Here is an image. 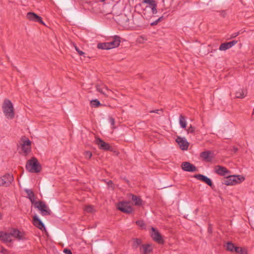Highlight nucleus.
Listing matches in <instances>:
<instances>
[{
    "mask_svg": "<svg viewBox=\"0 0 254 254\" xmlns=\"http://www.w3.org/2000/svg\"><path fill=\"white\" fill-rule=\"evenodd\" d=\"M150 113H155L160 115L163 113V111L162 110H152V111H150Z\"/></svg>",
    "mask_w": 254,
    "mask_h": 254,
    "instance_id": "ea45409f",
    "label": "nucleus"
},
{
    "mask_svg": "<svg viewBox=\"0 0 254 254\" xmlns=\"http://www.w3.org/2000/svg\"><path fill=\"white\" fill-rule=\"evenodd\" d=\"M0 240L3 243H10L12 241L11 235L9 233L0 232Z\"/></svg>",
    "mask_w": 254,
    "mask_h": 254,
    "instance_id": "aec40b11",
    "label": "nucleus"
},
{
    "mask_svg": "<svg viewBox=\"0 0 254 254\" xmlns=\"http://www.w3.org/2000/svg\"><path fill=\"white\" fill-rule=\"evenodd\" d=\"M245 178L241 175H227L222 181V184L227 186L235 185L244 181Z\"/></svg>",
    "mask_w": 254,
    "mask_h": 254,
    "instance_id": "7ed1b4c3",
    "label": "nucleus"
},
{
    "mask_svg": "<svg viewBox=\"0 0 254 254\" xmlns=\"http://www.w3.org/2000/svg\"><path fill=\"white\" fill-rule=\"evenodd\" d=\"M3 113L5 117L10 119L14 117V108L12 102L8 99H4L2 106Z\"/></svg>",
    "mask_w": 254,
    "mask_h": 254,
    "instance_id": "f257e3e1",
    "label": "nucleus"
},
{
    "mask_svg": "<svg viewBox=\"0 0 254 254\" xmlns=\"http://www.w3.org/2000/svg\"><path fill=\"white\" fill-rule=\"evenodd\" d=\"M96 143L100 149L110 150L111 148L109 143L105 142L104 140L99 138H96Z\"/></svg>",
    "mask_w": 254,
    "mask_h": 254,
    "instance_id": "ddd939ff",
    "label": "nucleus"
},
{
    "mask_svg": "<svg viewBox=\"0 0 254 254\" xmlns=\"http://www.w3.org/2000/svg\"><path fill=\"white\" fill-rule=\"evenodd\" d=\"M237 42V41L233 40L229 42L222 43L219 46V50L220 51H225L228 50L236 44Z\"/></svg>",
    "mask_w": 254,
    "mask_h": 254,
    "instance_id": "a211bd4d",
    "label": "nucleus"
},
{
    "mask_svg": "<svg viewBox=\"0 0 254 254\" xmlns=\"http://www.w3.org/2000/svg\"><path fill=\"white\" fill-rule=\"evenodd\" d=\"M152 11L153 14H156L157 12V4L154 5V6L151 7Z\"/></svg>",
    "mask_w": 254,
    "mask_h": 254,
    "instance_id": "4c0bfd02",
    "label": "nucleus"
},
{
    "mask_svg": "<svg viewBox=\"0 0 254 254\" xmlns=\"http://www.w3.org/2000/svg\"><path fill=\"white\" fill-rule=\"evenodd\" d=\"M194 177L196 178V179L201 181L203 182H204L205 184H206L207 185H208L211 188H212L213 186V183L211 181V180L207 177L206 176L202 175V174H195L194 175Z\"/></svg>",
    "mask_w": 254,
    "mask_h": 254,
    "instance_id": "9b49d317",
    "label": "nucleus"
},
{
    "mask_svg": "<svg viewBox=\"0 0 254 254\" xmlns=\"http://www.w3.org/2000/svg\"><path fill=\"white\" fill-rule=\"evenodd\" d=\"M25 191L27 195V197L30 199L31 203L34 205L36 201H35V195L34 192L31 190L29 189H25Z\"/></svg>",
    "mask_w": 254,
    "mask_h": 254,
    "instance_id": "5701e85b",
    "label": "nucleus"
},
{
    "mask_svg": "<svg viewBox=\"0 0 254 254\" xmlns=\"http://www.w3.org/2000/svg\"><path fill=\"white\" fill-rule=\"evenodd\" d=\"M125 180L126 182L128 183V181L126 179H125Z\"/></svg>",
    "mask_w": 254,
    "mask_h": 254,
    "instance_id": "3c124183",
    "label": "nucleus"
},
{
    "mask_svg": "<svg viewBox=\"0 0 254 254\" xmlns=\"http://www.w3.org/2000/svg\"><path fill=\"white\" fill-rule=\"evenodd\" d=\"M131 200L134 202V205L140 206L142 205V200L139 196L131 194Z\"/></svg>",
    "mask_w": 254,
    "mask_h": 254,
    "instance_id": "b1692460",
    "label": "nucleus"
},
{
    "mask_svg": "<svg viewBox=\"0 0 254 254\" xmlns=\"http://www.w3.org/2000/svg\"><path fill=\"white\" fill-rule=\"evenodd\" d=\"M120 37L116 35L113 38V40L112 41L109 42L108 43L111 49L118 47L120 45Z\"/></svg>",
    "mask_w": 254,
    "mask_h": 254,
    "instance_id": "4be33fe9",
    "label": "nucleus"
},
{
    "mask_svg": "<svg viewBox=\"0 0 254 254\" xmlns=\"http://www.w3.org/2000/svg\"><path fill=\"white\" fill-rule=\"evenodd\" d=\"M139 39H141L142 41H147V38L146 36L144 35H141L140 36Z\"/></svg>",
    "mask_w": 254,
    "mask_h": 254,
    "instance_id": "c03bdc74",
    "label": "nucleus"
},
{
    "mask_svg": "<svg viewBox=\"0 0 254 254\" xmlns=\"http://www.w3.org/2000/svg\"><path fill=\"white\" fill-rule=\"evenodd\" d=\"M135 223L142 229H145V224L143 220L136 221Z\"/></svg>",
    "mask_w": 254,
    "mask_h": 254,
    "instance_id": "72a5a7b5",
    "label": "nucleus"
},
{
    "mask_svg": "<svg viewBox=\"0 0 254 254\" xmlns=\"http://www.w3.org/2000/svg\"><path fill=\"white\" fill-rule=\"evenodd\" d=\"M97 48L103 50H109L110 48L109 47V44L108 42L106 43H100L98 44Z\"/></svg>",
    "mask_w": 254,
    "mask_h": 254,
    "instance_id": "a878e982",
    "label": "nucleus"
},
{
    "mask_svg": "<svg viewBox=\"0 0 254 254\" xmlns=\"http://www.w3.org/2000/svg\"><path fill=\"white\" fill-rule=\"evenodd\" d=\"M73 45H74L75 50L77 52V53H78V54L80 56H83L85 55V53H84L82 51L80 50L75 44H74Z\"/></svg>",
    "mask_w": 254,
    "mask_h": 254,
    "instance_id": "c9c22d12",
    "label": "nucleus"
},
{
    "mask_svg": "<svg viewBox=\"0 0 254 254\" xmlns=\"http://www.w3.org/2000/svg\"><path fill=\"white\" fill-rule=\"evenodd\" d=\"M195 131V127L190 125L187 129L188 133H192Z\"/></svg>",
    "mask_w": 254,
    "mask_h": 254,
    "instance_id": "f704fd0d",
    "label": "nucleus"
},
{
    "mask_svg": "<svg viewBox=\"0 0 254 254\" xmlns=\"http://www.w3.org/2000/svg\"><path fill=\"white\" fill-rule=\"evenodd\" d=\"M235 252L239 254H248V252L246 249L239 247H237L235 249Z\"/></svg>",
    "mask_w": 254,
    "mask_h": 254,
    "instance_id": "7c9ffc66",
    "label": "nucleus"
},
{
    "mask_svg": "<svg viewBox=\"0 0 254 254\" xmlns=\"http://www.w3.org/2000/svg\"><path fill=\"white\" fill-rule=\"evenodd\" d=\"M117 208L121 211L127 214L131 213L133 211L130 202L127 201H121L119 202L117 204Z\"/></svg>",
    "mask_w": 254,
    "mask_h": 254,
    "instance_id": "39448f33",
    "label": "nucleus"
},
{
    "mask_svg": "<svg viewBox=\"0 0 254 254\" xmlns=\"http://www.w3.org/2000/svg\"><path fill=\"white\" fill-rule=\"evenodd\" d=\"M236 247L232 243L229 242L227 243L226 250L230 252H235Z\"/></svg>",
    "mask_w": 254,
    "mask_h": 254,
    "instance_id": "c756f323",
    "label": "nucleus"
},
{
    "mask_svg": "<svg viewBox=\"0 0 254 254\" xmlns=\"http://www.w3.org/2000/svg\"><path fill=\"white\" fill-rule=\"evenodd\" d=\"M179 123L181 126V127L183 128H185L187 127V122L186 120L185 117L183 116L182 115H181L179 117Z\"/></svg>",
    "mask_w": 254,
    "mask_h": 254,
    "instance_id": "393cba45",
    "label": "nucleus"
},
{
    "mask_svg": "<svg viewBox=\"0 0 254 254\" xmlns=\"http://www.w3.org/2000/svg\"><path fill=\"white\" fill-rule=\"evenodd\" d=\"M33 224L40 230L42 231L46 230L44 223L36 215L33 217Z\"/></svg>",
    "mask_w": 254,
    "mask_h": 254,
    "instance_id": "2eb2a0df",
    "label": "nucleus"
},
{
    "mask_svg": "<svg viewBox=\"0 0 254 254\" xmlns=\"http://www.w3.org/2000/svg\"><path fill=\"white\" fill-rule=\"evenodd\" d=\"M9 233L11 238L13 237L18 240H21L24 239V233L23 232L20 231L17 229H12Z\"/></svg>",
    "mask_w": 254,
    "mask_h": 254,
    "instance_id": "1a4fd4ad",
    "label": "nucleus"
},
{
    "mask_svg": "<svg viewBox=\"0 0 254 254\" xmlns=\"http://www.w3.org/2000/svg\"><path fill=\"white\" fill-rule=\"evenodd\" d=\"M96 90L101 94L104 95L105 96H108L111 92H112L111 90L108 89V88L104 84L99 85L97 84L96 85Z\"/></svg>",
    "mask_w": 254,
    "mask_h": 254,
    "instance_id": "f8f14e48",
    "label": "nucleus"
},
{
    "mask_svg": "<svg viewBox=\"0 0 254 254\" xmlns=\"http://www.w3.org/2000/svg\"><path fill=\"white\" fill-rule=\"evenodd\" d=\"M34 207L41 211L42 215H50L51 211L48 206L43 201H38L35 202Z\"/></svg>",
    "mask_w": 254,
    "mask_h": 254,
    "instance_id": "20e7f679",
    "label": "nucleus"
},
{
    "mask_svg": "<svg viewBox=\"0 0 254 254\" xmlns=\"http://www.w3.org/2000/svg\"><path fill=\"white\" fill-rule=\"evenodd\" d=\"M85 157L86 159H90L92 157V153L89 151H85L84 153Z\"/></svg>",
    "mask_w": 254,
    "mask_h": 254,
    "instance_id": "e433bc0d",
    "label": "nucleus"
},
{
    "mask_svg": "<svg viewBox=\"0 0 254 254\" xmlns=\"http://www.w3.org/2000/svg\"><path fill=\"white\" fill-rule=\"evenodd\" d=\"M161 17L159 18L157 20H159V21H160Z\"/></svg>",
    "mask_w": 254,
    "mask_h": 254,
    "instance_id": "864d4df0",
    "label": "nucleus"
},
{
    "mask_svg": "<svg viewBox=\"0 0 254 254\" xmlns=\"http://www.w3.org/2000/svg\"><path fill=\"white\" fill-rule=\"evenodd\" d=\"M2 218V214L0 213V220Z\"/></svg>",
    "mask_w": 254,
    "mask_h": 254,
    "instance_id": "8fccbe9b",
    "label": "nucleus"
},
{
    "mask_svg": "<svg viewBox=\"0 0 254 254\" xmlns=\"http://www.w3.org/2000/svg\"><path fill=\"white\" fill-rule=\"evenodd\" d=\"M63 252L66 254H72L71 250L68 249H64Z\"/></svg>",
    "mask_w": 254,
    "mask_h": 254,
    "instance_id": "79ce46f5",
    "label": "nucleus"
},
{
    "mask_svg": "<svg viewBox=\"0 0 254 254\" xmlns=\"http://www.w3.org/2000/svg\"><path fill=\"white\" fill-rule=\"evenodd\" d=\"M153 249L150 244H144L140 248V252L142 254H149L152 252Z\"/></svg>",
    "mask_w": 254,
    "mask_h": 254,
    "instance_id": "412c9836",
    "label": "nucleus"
},
{
    "mask_svg": "<svg viewBox=\"0 0 254 254\" xmlns=\"http://www.w3.org/2000/svg\"><path fill=\"white\" fill-rule=\"evenodd\" d=\"M176 141L179 145L181 149L183 150L188 149L189 147V143L185 138H182L180 136H178L176 139Z\"/></svg>",
    "mask_w": 254,
    "mask_h": 254,
    "instance_id": "4468645a",
    "label": "nucleus"
},
{
    "mask_svg": "<svg viewBox=\"0 0 254 254\" xmlns=\"http://www.w3.org/2000/svg\"><path fill=\"white\" fill-rule=\"evenodd\" d=\"M238 150V149L237 147L233 148V151L234 152H236Z\"/></svg>",
    "mask_w": 254,
    "mask_h": 254,
    "instance_id": "09e8293b",
    "label": "nucleus"
},
{
    "mask_svg": "<svg viewBox=\"0 0 254 254\" xmlns=\"http://www.w3.org/2000/svg\"><path fill=\"white\" fill-rule=\"evenodd\" d=\"M236 97L237 98H243L245 97L246 92L243 89H240L239 91L236 92Z\"/></svg>",
    "mask_w": 254,
    "mask_h": 254,
    "instance_id": "bb28decb",
    "label": "nucleus"
},
{
    "mask_svg": "<svg viewBox=\"0 0 254 254\" xmlns=\"http://www.w3.org/2000/svg\"><path fill=\"white\" fill-rule=\"evenodd\" d=\"M239 34H240V32L234 33L231 34V35L230 36V39L234 38L236 37L237 36H238Z\"/></svg>",
    "mask_w": 254,
    "mask_h": 254,
    "instance_id": "a19ab883",
    "label": "nucleus"
},
{
    "mask_svg": "<svg viewBox=\"0 0 254 254\" xmlns=\"http://www.w3.org/2000/svg\"><path fill=\"white\" fill-rule=\"evenodd\" d=\"M109 122L112 126H114L115 125V121L113 117H111L109 118Z\"/></svg>",
    "mask_w": 254,
    "mask_h": 254,
    "instance_id": "58836bf2",
    "label": "nucleus"
},
{
    "mask_svg": "<svg viewBox=\"0 0 254 254\" xmlns=\"http://www.w3.org/2000/svg\"><path fill=\"white\" fill-rule=\"evenodd\" d=\"M151 230L152 232L151 234V236L152 239L158 244H163L164 240L159 231L156 230L154 227H152Z\"/></svg>",
    "mask_w": 254,
    "mask_h": 254,
    "instance_id": "0eeeda50",
    "label": "nucleus"
},
{
    "mask_svg": "<svg viewBox=\"0 0 254 254\" xmlns=\"http://www.w3.org/2000/svg\"><path fill=\"white\" fill-rule=\"evenodd\" d=\"M83 209L84 211L86 212L90 213H92L95 211L94 206L92 205H88L85 206Z\"/></svg>",
    "mask_w": 254,
    "mask_h": 254,
    "instance_id": "cd10ccee",
    "label": "nucleus"
},
{
    "mask_svg": "<svg viewBox=\"0 0 254 254\" xmlns=\"http://www.w3.org/2000/svg\"><path fill=\"white\" fill-rule=\"evenodd\" d=\"M214 172L217 174L221 176H226L230 174V171L226 167L220 165H217L215 167Z\"/></svg>",
    "mask_w": 254,
    "mask_h": 254,
    "instance_id": "6e6552de",
    "label": "nucleus"
},
{
    "mask_svg": "<svg viewBox=\"0 0 254 254\" xmlns=\"http://www.w3.org/2000/svg\"><path fill=\"white\" fill-rule=\"evenodd\" d=\"M132 241V247L134 249H136L139 246H140L142 244V241L138 238L133 239Z\"/></svg>",
    "mask_w": 254,
    "mask_h": 254,
    "instance_id": "c85d7f7f",
    "label": "nucleus"
},
{
    "mask_svg": "<svg viewBox=\"0 0 254 254\" xmlns=\"http://www.w3.org/2000/svg\"><path fill=\"white\" fill-rule=\"evenodd\" d=\"M31 142L28 139L23 141L21 144V148L23 152L26 155L31 151Z\"/></svg>",
    "mask_w": 254,
    "mask_h": 254,
    "instance_id": "6ab92c4d",
    "label": "nucleus"
},
{
    "mask_svg": "<svg viewBox=\"0 0 254 254\" xmlns=\"http://www.w3.org/2000/svg\"><path fill=\"white\" fill-rule=\"evenodd\" d=\"M27 18L30 20H32L35 22H37L42 24L43 25H45V23L42 20V18L41 17L38 16L37 14L29 12L27 14Z\"/></svg>",
    "mask_w": 254,
    "mask_h": 254,
    "instance_id": "9d476101",
    "label": "nucleus"
},
{
    "mask_svg": "<svg viewBox=\"0 0 254 254\" xmlns=\"http://www.w3.org/2000/svg\"><path fill=\"white\" fill-rule=\"evenodd\" d=\"M200 157L206 162H211L213 158V153L210 151L202 152L200 154Z\"/></svg>",
    "mask_w": 254,
    "mask_h": 254,
    "instance_id": "f3484780",
    "label": "nucleus"
},
{
    "mask_svg": "<svg viewBox=\"0 0 254 254\" xmlns=\"http://www.w3.org/2000/svg\"><path fill=\"white\" fill-rule=\"evenodd\" d=\"M100 0V1H101V2H103V1H105L106 0Z\"/></svg>",
    "mask_w": 254,
    "mask_h": 254,
    "instance_id": "603ef678",
    "label": "nucleus"
},
{
    "mask_svg": "<svg viewBox=\"0 0 254 254\" xmlns=\"http://www.w3.org/2000/svg\"><path fill=\"white\" fill-rule=\"evenodd\" d=\"M221 15H222L223 17H224V16H225V15H226V12H225V11H221Z\"/></svg>",
    "mask_w": 254,
    "mask_h": 254,
    "instance_id": "de8ad7c7",
    "label": "nucleus"
},
{
    "mask_svg": "<svg viewBox=\"0 0 254 254\" xmlns=\"http://www.w3.org/2000/svg\"><path fill=\"white\" fill-rule=\"evenodd\" d=\"M158 22H159V20H156L155 21H154V22H152V23L151 24V25H156V24L158 23Z\"/></svg>",
    "mask_w": 254,
    "mask_h": 254,
    "instance_id": "49530a36",
    "label": "nucleus"
},
{
    "mask_svg": "<svg viewBox=\"0 0 254 254\" xmlns=\"http://www.w3.org/2000/svg\"><path fill=\"white\" fill-rule=\"evenodd\" d=\"M182 169L187 172H195L197 170L196 168L188 162H184L182 164Z\"/></svg>",
    "mask_w": 254,
    "mask_h": 254,
    "instance_id": "dca6fc26",
    "label": "nucleus"
},
{
    "mask_svg": "<svg viewBox=\"0 0 254 254\" xmlns=\"http://www.w3.org/2000/svg\"><path fill=\"white\" fill-rule=\"evenodd\" d=\"M13 181V177L10 174H6L0 177V186H9Z\"/></svg>",
    "mask_w": 254,
    "mask_h": 254,
    "instance_id": "423d86ee",
    "label": "nucleus"
},
{
    "mask_svg": "<svg viewBox=\"0 0 254 254\" xmlns=\"http://www.w3.org/2000/svg\"><path fill=\"white\" fill-rule=\"evenodd\" d=\"M2 254H8V251L5 249V248L2 247L1 248V252H0Z\"/></svg>",
    "mask_w": 254,
    "mask_h": 254,
    "instance_id": "37998d69",
    "label": "nucleus"
},
{
    "mask_svg": "<svg viewBox=\"0 0 254 254\" xmlns=\"http://www.w3.org/2000/svg\"><path fill=\"white\" fill-rule=\"evenodd\" d=\"M107 184L108 185V186L110 187H111V188H113V182L112 181H109L107 183Z\"/></svg>",
    "mask_w": 254,
    "mask_h": 254,
    "instance_id": "a18cd8bd",
    "label": "nucleus"
},
{
    "mask_svg": "<svg viewBox=\"0 0 254 254\" xmlns=\"http://www.w3.org/2000/svg\"><path fill=\"white\" fill-rule=\"evenodd\" d=\"M26 169L30 173H38L41 171L42 167L38 160L32 157L27 161Z\"/></svg>",
    "mask_w": 254,
    "mask_h": 254,
    "instance_id": "f03ea898",
    "label": "nucleus"
},
{
    "mask_svg": "<svg viewBox=\"0 0 254 254\" xmlns=\"http://www.w3.org/2000/svg\"><path fill=\"white\" fill-rule=\"evenodd\" d=\"M90 104L91 106L94 107H98L99 106L101 105V103L97 99L93 100L91 101Z\"/></svg>",
    "mask_w": 254,
    "mask_h": 254,
    "instance_id": "2f4dec72",
    "label": "nucleus"
},
{
    "mask_svg": "<svg viewBox=\"0 0 254 254\" xmlns=\"http://www.w3.org/2000/svg\"><path fill=\"white\" fill-rule=\"evenodd\" d=\"M143 2L149 4L151 7L154 5L157 4L156 1L154 0H143Z\"/></svg>",
    "mask_w": 254,
    "mask_h": 254,
    "instance_id": "473e14b6",
    "label": "nucleus"
}]
</instances>
